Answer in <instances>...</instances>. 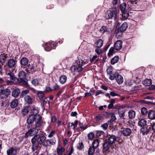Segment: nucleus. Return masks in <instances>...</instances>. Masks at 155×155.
<instances>
[{
    "mask_svg": "<svg viewBox=\"0 0 155 155\" xmlns=\"http://www.w3.org/2000/svg\"><path fill=\"white\" fill-rule=\"evenodd\" d=\"M38 110L34 109L33 114L28 117L27 120L28 124L27 128L29 129L25 134L24 137H32L38 133V129L37 127H41L42 123V117L40 114H38Z\"/></svg>",
    "mask_w": 155,
    "mask_h": 155,
    "instance_id": "nucleus-1",
    "label": "nucleus"
},
{
    "mask_svg": "<svg viewBox=\"0 0 155 155\" xmlns=\"http://www.w3.org/2000/svg\"><path fill=\"white\" fill-rule=\"evenodd\" d=\"M121 140L120 137L115 135H112L109 138L108 141L105 142L104 143L103 151V152L108 151L110 147L116 146Z\"/></svg>",
    "mask_w": 155,
    "mask_h": 155,
    "instance_id": "nucleus-2",
    "label": "nucleus"
},
{
    "mask_svg": "<svg viewBox=\"0 0 155 155\" xmlns=\"http://www.w3.org/2000/svg\"><path fill=\"white\" fill-rule=\"evenodd\" d=\"M16 62V60L13 59H9L7 62V65L8 67L6 68L5 69L6 77L12 80L15 78V76L13 73L14 70L11 68L15 67Z\"/></svg>",
    "mask_w": 155,
    "mask_h": 155,
    "instance_id": "nucleus-3",
    "label": "nucleus"
},
{
    "mask_svg": "<svg viewBox=\"0 0 155 155\" xmlns=\"http://www.w3.org/2000/svg\"><path fill=\"white\" fill-rule=\"evenodd\" d=\"M76 64L71 66V70L72 72H80L82 70L83 67L85 64L86 62L82 60L78 59L76 61Z\"/></svg>",
    "mask_w": 155,
    "mask_h": 155,
    "instance_id": "nucleus-4",
    "label": "nucleus"
},
{
    "mask_svg": "<svg viewBox=\"0 0 155 155\" xmlns=\"http://www.w3.org/2000/svg\"><path fill=\"white\" fill-rule=\"evenodd\" d=\"M119 12V11L116 7H114L108 13L107 15L106 16V18L107 19L111 18L116 20L118 18Z\"/></svg>",
    "mask_w": 155,
    "mask_h": 155,
    "instance_id": "nucleus-5",
    "label": "nucleus"
},
{
    "mask_svg": "<svg viewBox=\"0 0 155 155\" xmlns=\"http://www.w3.org/2000/svg\"><path fill=\"white\" fill-rule=\"evenodd\" d=\"M56 43L53 41H50L48 43H45L43 44L42 46L45 50L47 51H50L55 48Z\"/></svg>",
    "mask_w": 155,
    "mask_h": 155,
    "instance_id": "nucleus-6",
    "label": "nucleus"
},
{
    "mask_svg": "<svg viewBox=\"0 0 155 155\" xmlns=\"http://www.w3.org/2000/svg\"><path fill=\"white\" fill-rule=\"evenodd\" d=\"M39 135H36L31 139V141L32 143V149L34 151L37 150L38 147V141L39 139Z\"/></svg>",
    "mask_w": 155,
    "mask_h": 155,
    "instance_id": "nucleus-7",
    "label": "nucleus"
},
{
    "mask_svg": "<svg viewBox=\"0 0 155 155\" xmlns=\"http://www.w3.org/2000/svg\"><path fill=\"white\" fill-rule=\"evenodd\" d=\"M18 76L21 83L24 85L28 86L27 81L25 80L26 73L25 72L23 71L19 72L18 73Z\"/></svg>",
    "mask_w": 155,
    "mask_h": 155,
    "instance_id": "nucleus-8",
    "label": "nucleus"
},
{
    "mask_svg": "<svg viewBox=\"0 0 155 155\" xmlns=\"http://www.w3.org/2000/svg\"><path fill=\"white\" fill-rule=\"evenodd\" d=\"M56 140L52 139H47L45 140L43 144V145L45 147H48L51 145H54L55 144Z\"/></svg>",
    "mask_w": 155,
    "mask_h": 155,
    "instance_id": "nucleus-9",
    "label": "nucleus"
},
{
    "mask_svg": "<svg viewBox=\"0 0 155 155\" xmlns=\"http://www.w3.org/2000/svg\"><path fill=\"white\" fill-rule=\"evenodd\" d=\"M10 94V91L9 89H6L4 90L3 92L1 94L0 96L2 98L5 99L8 97Z\"/></svg>",
    "mask_w": 155,
    "mask_h": 155,
    "instance_id": "nucleus-10",
    "label": "nucleus"
},
{
    "mask_svg": "<svg viewBox=\"0 0 155 155\" xmlns=\"http://www.w3.org/2000/svg\"><path fill=\"white\" fill-rule=\"evenodd\" d=\"M27 72L30 73H32L35 71V65L29 64L26 69Z\"/></svg>",
    "mask_w": 155,
    "mask_h": 155,
    "instance_id": "nucleus-11",
    "label": "nucleus"
},
{
    "mask_svg": "<svg viewBox=\"0 0 155 155\" xmlns=\"http://www.w3.org/2000/svg\"><path fill=\"white\" fill-rule=\"evenodd\" d=\"M122 42L121 41L119 40L117 41L114 45L115 49L117 50H119L121 49L122 47Z\"/></svg>",
    "mask_w": 155,
    "mask_h": 155,
    "instance_id": "nucleus-12",
    "label": "nucleus"
},
{
    "mask_svg": "<svg viewBox=\"0 0 155 155\" xmlns=\"http://www.w3.org/2000/svg\"><path fill=\"white\" fill-rule=\"evenodd\" d=\"M24 100L26 104H31L33 103V99L31 97L28 95H27L24 97Z\"/></svg>",
    "mask_w": 155,
    "mask_h": 155,
    "instance_id": "nucleus-13",
    "label": "nucleus"
},
{
    "mask_svg": "<svg viewBox=\"0 0 155 155\" xmlns=\"http://www.w3.org/2000/svg\"><path fill=\"white\" fill-rule=\"evenodd\" d=\"M20 93V91L19 89L16 88L14 90L12 93V96L16 98L19 95Z\"/></svg>",
    "mask_w": 155,
    "mask_h": 155,
    "instance_id": "nucleus-14",
    "label": "nucleus"
},
{
    "mask_svg": "<svg viewBox=\"0 0 155 155\" xmlns=\"http://www.w3.org/2000/svg\"><path fill=\"white\" fill-rule=\"evenodd\" d=\"M115 80L119 84H121L124 81V79L123 77L120 75L118 73V75H117Z\"/></svg>",
    "mask_w": 155,
    "mask_h": 155,
    "instance_id": "nucleus-15",
    "label": "nucleus"
},
{
    "mask_svg": "<svg viewBox=\"0 0 155 155\" xmlns=\"http://www.w3.org/2000/svg\"><path fill=\"white\" fill-rule=\"evenodd\" d=\"M125 30H115L114 33L117 38H120L122 36V32Z\"/></svg>",
    "mask_w": 155,
    "mask_h": 155,
    "instance_id": "nucleus-16",
    "label": "nucleus"
},
{
    "mask_svg": "<svg viewBox=\"0 0 155 155\" xmlns=\"http://www.w3.org/2000/svg\"><path fill=\"white\" fill-rule=\"evenodd\" d=\"M131 133V130L129 128H125L123 131V134L125 136H129Z\"/></svg>",
    "mask_w": 155,
    "mask_h": 155,
    "instance_id": "nucleus-17",
    "label": "nucleus"
},
{
    "mask_svg": "<svg viewBox=\"0 0 155 155\" xmlns=\"http://www.w3.org/2000/svg\"><path fill=\"white\" fill-rule=\"evenodd\" d=\"M18 104V101L16 99L13 100L10 103V106L12 108H14L16 107Z\"/></svg>",
    "mask_w": 155,
    "mask_h": 155,
    "instance_id": "nucleus-18",
    "label": "nucleus"
},
{
    "mask_svg": "<svg viewBox=\"0 0 155 155\" xmlns=\"http://www.w3.org/2000/svg\"><path fill=\"white\" fill-rule=\"evenodd\" d=\"M99 142L98 139H95L92 143V147L96 148V150L98 149V147L99 146Z\"/></svg>",
    "mask_w": 155,
    "mask_h": 155,
    "instance_id": "nucleus-19",
    "label": "nucleus"
},
{
    "mask_svg": "<svg viewBox=\"0 0 155 155\" xmlns=\"http://www.w3.org/2000/svg\"><path fill=\"white\" fill-rule=\"evenodd\" d=\"M28 60L26 58L24 57L21 58L20 60V63L21 65L26 66L28 63Z\"/></svg>",
    "mask_w": 155,
    "mask_h": 155,
    "instance_id": "nucleus-20",
    "label": "nucleus"
},
{
    "mask_svg": "<svg viewBox=\"0 0 155 155\" xmlns=\"http://www.w3.org/2000/svg\"><path fill=\"white\" fill-rule=\"evenodd\" d=\"M147 124V121L144 119H141L138 121V124L141 127H143L146 126Z\"/></svg>",
    "mask_w": 155,
    "mask_h": 155,
    "instance_id": "nucleus-21",
    "label": "nucleus"
},
{
    "mask_svg": "<svg viewBox=\"0 0 155 155\" xmlns=\"http://www.w3.org/2000/svg\"><path fill=\"white\" fill-rule=\"evenodd\" d=\"M121 12L122 13V19L125 20L127 19L129 15V12L126 11Z\"/></svg>",
    "mask_w": 155,
    "mask_h": 155,
    "instance_id": "nucleus-22",
    "label": "nucleus"
},
{
    "mask_svg": "<svg viewBox=\"0 0 155 155\" xmlns=\"http://www.w3.org/2000/svg\"><path fill=\"white\" fill-rule=\"evenodd\" d=\"M135 116V113L134 110H131L128 112V116L130 119H134Z\"/></svg>",
    "mask_w": 155,
    "mask_h": 155,
    "instance_id": "nucleus-23",
    "label": "nucleus"
},
{
    "mask_svg": "<svg viewBox=\"0 0 155 155\" xmlns=\"http://www.w3.org/2000/svg\"><path fill=\"white\" fill-rule=\"evenodd\" d=\"M6 57L4 54L0 53V63L2 64L5 63V62Z\"/></svg>",
    "mask_w": 155,
    "mask_h": 155,
    "instance_id": "nucleus-24",
    "label": "nucleus"
},
{
    "mask_svg": "<svg viewBox=\"0 0 155 155\" xmlns=\"http://www.w3.org/2000/svg\"><path fill=\"white\" fill-rule=\"evenodd\" d=\"M143 83L146 86H149L152 83V81L150 79H146L143 81Z\"/></svg>",
    "mask_w": 155,
    "mask_h": 155,
    "instance_id": "nucleus-25",
    "label": "nucleus"
},
{
    "mask_svg": "<svg viewBox=\"0 0 155 155\" xmlns=\"http://www.w3.org/2000/svg\"><path fill=\"white\" fill-rule=\"evenodd\" d=\"M29 111V108L27 107H24L21 110L22 114L23 115H27Z\"/></svg>",
    "mask_w": 155,
    "mask_h": 155,
    "instance_id": "nucleus-26",
    "label": "nucleus"
},
{
    "mask_svg": "<svg viewBox=\"0 0 155 155\" xmlns=\"http://www.w3.org/2000/svg\"><path fill=\"white\" fill-rule=\"evenodd\" d=\"M67 79L65 75H61L59 78L60 82L62 84H64L66 82Z\"/></svg>",
    "mask_w": 155,
    "mask_h": 155,
    "instance_id": "nucleus-27",
    "label": "nucleus"
},
{
    "mask_svg": "<svg viewBox=\"0 0 155 155\" xmlns=\"http://www.w3.org/2000/svg\"><path fill=\"white\" fill-rule=\"evenodd\" d=\"M141 132L143 135H147L149 133V130L147 127H143L141 129Z\"/></svg>",
    "mask_w": 155,
    "mask_h": 155,
    "instance_id": "nucleus-28",
    "label": "nucleus"
},
{
    "mask_svg": "<svg viewBox=\"0 0 155 155\" xmlns=\"http://www.w3.org/2000/svg\"><path fill=\"white\" fill-rule=\"evenodd\" d=\"M96 148L92 146L90 147L88 150V155H93L94 154Z\"/></svg>",
    "mask_w": 155,
    "mask_h": 155,
    "instance_id": "nucleus-29",
    "label": "nucleus"
},
{
    "mask_svg": "<svg viewBox=\"0 0 155 155\" xmlns=\"http://www.w3.org/2000/svg\"><path fill=\"white\" fill-rule=\"evenodd\" d=\"M149 118L151 120L155 119V112L153 111H150L148 114Z\"/></svg>",
    "mask_w": 155,
    "mask_h": 155,
    "instance_id": "nucleus-30",
    "label": "nucleus"
},
{
    "mask_svg": "<svg viewBox=\"0 0 155 155\" xmlns=\"http://www.w3.org/2000/svg\"><path fill=\"white\" fill-rule=\"evenodd\" d=\"M106 113L107 115H109L111 116V119L109 120V122L111 123L116 120V117L115 114H114L112 113Z\"/></svg>",
    "mask_w": 155,
    "mask_h": 155,
    "instance_id": "nucleus-31",
    "label": "nucleus"
},
{
    "mask_svg": "<svg viewBox=\"0 0 155 155\" xmlns=\"http://www.w3.org/2000/svg\"><path fill=\"white\" fill-rule=\"evenodd\" d=\"M103 41L101 39H99L97 40L96 43L97 47L98 48H101L103 45Z\"/></svg>",
    "mask_w": 155,
    "mask_h": 155,
    "instance_id": "nucleus-32",
    "label": "nucleus"
},
{
    "mask_svg": "<svg viewBox=\"0 0 155 155\" xmlns=\"http://www.w3.org/2000/svg\"><path fill=\"white\" fill-rule=\"evenodd\" d=\"M37 93L38 97L41 100L44 98L45 94L43 91H38Z\"/></svg>",
    "mask_w": 155,
    "mask_h": 155,
    "instance_id": "nucleus-33",
    "label": "nucleus"
},
{
    "mask_svg": "<svg viewBox=\"0 0 155 155\" xmlns=\"http://www.w3.org/2000/svg\"><path fill=\"white\" fill-rule=\"evenodd\" d=\"M126 4L125 3H123L120 4L119 8L121 12L126 11Z\"/></svg>",
    "mask_w": 155,
    "mask_h": 155,
    "instance_id": "nucleus-34",
    "label": "nucleus"
},
{
    "mask_svg": "<svg viewBox=\"0 0 155 155\" xmlns=\"http://www.w3.org/2000/svg\"><path fill=\"white\" fill-rule=\"evenodd\" d=\"M65 150V149L61 147L60 148H58L57 149V152L58 155H62V153Z\"/></svg>",
    "mask_w": 155,
    "mask_h": 155,
    "instance_id": "nucleus-35",
    "label": "nucleus"
},
{
    "mask_svg": "<svg viewBox=\"0 0 155 155\" xmlns=\"http://www.w3.org/2000/svg\"><path fill=\"white\" fill-rule=\"evenodd\" d=\"M46 138V137L44 136H42L41 137L39 136V139L38 141V145L39 144H41L42 143L43 144Z\"/></svg>",
    "mask_w": 155,
    "mask_h": 155,
    "instance_id": "nucleus-36",
    "label": "nucleus"
},
{
    "mask_svg": "<svg viewBox=\"0 0 155 155\" xmlns=\"http://www.w3.org/2000/svg\"><path fill=\"white\" fill-rule=\"evenodd\" d=\"M119 60V57L116 56L113 58L111 60V63L112 64H114L117 63Z\"/></svg>",
    "mask_w": 155,
    "mask_h": 155,
    "instance_id": "nucleus-37",
    "label": "nucleus"
},
{
    "mask_svg": "<svg viewBox=\"0 0 155 155\" xmlns=\"http://www.w3.org/2000/svg\"><path fill=\"white\" fill-rule=\"evenodd\" d=\"M118 75V72H115L114 73L110 74L109 79L111 80H113L116 78L117 75Z\"/></svg>",
    "mask_w": 155,
    "mask_h": 155,
    "instance_id": "nucleus-38",
    "label": "nucleus"
},
{
    "mask_svg": "<svg viewBox=\"0 0 155 155\" xmlns=\"http://www.w3.org/2000/svg\"><path fill=\"white\" fill-rule=\"evenodd\" d=\"M14 147H11L7 151V155H10L12 154L14 155Z\"/></svg>",
    "mask_w": 155,
    "mask_h": 155,
    "instance_id": "nucleus-39",
    "label": "nucleus"
},
{
    "mask_svg": "<svg viewBox=\"0 0 155 155\" xmlns=\"http://www.w3.org/2000/svg\"><path fill=\"white\" fill-rule=\"evenodd\" d=\"M125 110L124 109H122V110H120L118 111V114L119 117H122L124 116Z\"/></svg>",
    "mask_w": 155,
    "mask_h": 155,
    "instance_id": "nucleus-40",
    "label": "nucleus"
},
{
    "mask_svg": "<svg viewBox=\"0 0 155 155\" xmlns=\"http://www.w3.org/2000/svg\"><path fill=\"white\" fill-rule=\"evenodd\" d=\"M113 68L112 67H109L107 70V73L108 75L112 74L113 73Z\"/></svg>",
    "mask_w": 155,
    "mask_h": 155,
    "instance_id": "nucleus-41",
    "label": "nucleus"
},
{
    "mask_svg": "<svg viewBox=\"0 0 155 155\" xmlns=\"http://www.w3.org/2000/svg\"><path fill=\"white\" fill-rule=\"evenodd\" d=\"M32 84L34 86H36L38 84L39 81L37 79H35L32 80L31 81Z\"/></svg>",
    "mask_w": 155,
    "mask_h": 155,
    "instance_id": "nucleus-42",
    "label": "nucleus"
},
{
    "mask_svg": "<svg viewBox=\"0 0 155 155\" xmlns=\"http://www.w3.org/2000/svg\"><path fill=\"white\" fill-rule=\"evenodd\" d=\"M94 135L93 133L90 132L88 134V139L89 140H92L94 137Z\"/></svg>",
    "mask_w": 155,
    "mask_h": 155,
    "instance_id": "nucleus-43",
    "label": "nucleus"
},
{
    "mask_svg": "<svg viewBox=\"0 0 155 155\" xmlns=\"http://www.w3.org/2000/svg\"><path fill=\"white\" fill-rule=\"evenodd\" d=\"M141 111V114L143 115H146L147 112L146 108L145 107L142 108Z\"/></svg>",
    "mask_w": 155,
    "mask_h": 155,
    "instance_id": "nucleus-44",
    "label": "nucleus"
},
{
    "mask_svg": "<svg viewBox=\"0 0 155 155\" xmlns=\"http://www.w3.org/2000/svg\"><path fill=\"white\" fill-rule=\"evenodd\" d=\"M56 133L55 131L53 130L51 131V132L49 133L48 136V137L49 138H51L53 137Z\"/></svg>",
    "mask_w": 155,
    "mask_h": 155,
    "instance_id": "nucleus-45",
    "label": "nucleus"
},
{
    "mask_svg": "<svg viewBox=\"0 0 155 155\" xmlns=\"http://www.w3.org/2000/svg\"><path fill=\"white\" fill-rule=\"evenodd\" d=\"M29 92V90H25L22 91L21 93V95L22 96H26L25 95L28 94Z\"/></svg>",
    "mask_w": 155,
    "mask_h": 155,
    "instance_id": "nucleus-46",
    "label": "nucleus"
},
{
    "mask_svg": "<svg viewBox=\"0 0 155 155\" xmlns=\"http://www.w3.org/2000/svg\"><path fill=\"white\" fill-rule=\"evenodd\" d=\"M75 127V126L73 124V123H69V124L68 128L70 130H74Z\"/></svg>",
    "mask_w": 155,
    "mask_h": 155,
    "instance_id": "nucleus-47",
    "label": "nucleus"
},
{
    "mask_svg": "<svg viewBox=\"0 0 155 155\" xmlns=\"http://www.w3.org/2000/svg\"><path fill=\"white\" fill-rule=\"evenodd\" d=\"M114 48L113 47H111L109 50L108 53V55L110 56L111 55H112V54L114 53Z\"/></svg>",
    "mask_w": 155,
    "mask_h": 155,
    "instance_id": "nucleus-48",
    "label": "nucleus"
},
{
    "mask_svg": "<svg viewBox=\"0 0 155 155\" xmlns=\"http://www.w3.org/2000/svg\"><path fill=\"white\" fill-rule=\"evenodd\" d=\"M114 108L118 110V111L120 110H122V109H124L122 106H121L119 104L115 105V106Z\"/></svg>",
    "mask_w": 155,
    "mask_h": 155,
    "instance_id": "nucleus-49",
    "label": "nucleus"
},
{
    "mask_svg": "<svg viewBox=\"0 0 155 155\" xmlns=\"http://www.w3.org/2000/svg\"><path fill=\"white\" fill-rule=\"evenodd\" d=\"M97 58L98 56L97 55H94L92 57V58L90 59V61L91 62H92L94 61H97L98 60Z\"/></svg>",
    "mask_w": 155,
    "mask_h": 155,
    "instance_id": "nucleus-50",
    "label": "nucleus"
},
{
    "mask_svg": "<svg viewBox=\"0 0 155 155\" xmlns=\"http://www.w3.org/2000/svg\"><path fill=\"white\" fill-rule=\"evenodd\" d=\"M84 147V144L83 143L81 142L79 143V145L77 147V148L80 150H81Z\"/></svg>",
    "mask_w": 155,
    "mask_h": 155,
    "instance_id": "nucleus-51",
    "label": "nucleus"
},
{
    "mask_svg": "<svg viewBox=\"0 0 155 155\" xmlns=\"http://www.w3.org/2000/svg\"><path fill=\"white\" fill-rule=\"evenodd\" d=\"M127 25L126 23H123L120 26V29H127Z\"/></svg>",
    "mask_w": 155,
    "mask_h": 155,
    "instance_id": "nucleus-52",
    "label": "nucleus"
},
{
    "mask_svg": "<svg viewBox=\"0 0 155 155\" xmlns=\"http://www.w3.org/2000/svg\"><path fill=\"white\" fill-rule=\"evenodd\" d=\"M101 127L104 130H106L107 129L108 127V124L107 123H105L102 124Z\"/></svg>",
    "mask_w": 155,
    "mask_h": 155,
    "instance_id": "nucleus-53",
    "label": "nucleus"
},
{
    "mask_svg": "<svg viewBox=\"0 0 155 155\" xmlns=\"http://www.w3.org/2000/svg\"><path fill=\"white\" fill-rule=\"evenodd\" d=\"M20 149V148L18 147H15L14 148V155H16L18 151H19Z\"/></svg>",
    "mask_w": 155,
    "mask_h": 155,
    "instance_id": "nucleus-54",
    "label": "nucleus"
},
{
    "mask_svg": "<svg viewBox=\"0 0 155 155\" xmlns=\"http://www.w3.org/2000/svg\"><path fill=\"white\" fill-rule=\"evenodd\" d=\"M110 94L113 97H115L116 96H118V94L117 93H115L113 91H111L110 93Z\"/></svg>",
    "mask_w": 155,
    "mask_h": 155,
    "instance_id": "nucleus-55",
    "label": "nucleus"
},
{
    "mask_svg": "<svg viewBox=\"0 0 155 155\" xmlns=\"http://www.w3.org/2000/svg\"><path fill=\"white\" fill-rule=\"evenodd\" d=\"M53 90H56L58 89L59 88V86L57 84H55L53 86Z\"/></svg>",
    "mask_w": 155,
    "mask_h": 155,
    "instance_id": "nucleus-56",
    "label": "nucleus"
},
{
    "mask_svg": "<svg viewBox=\"0 0 155 155\" xmlns=\"http://www.w3.org/2000/svg\"><path fill=\"white\" fill-rule=\"evenodd\" d=\"M53 90V89L51 87H46L45 90V91L46 92H48L50 91H51Z\"/></svg>",
    "mask_w": 155,
    "mask_h": 155,
    "instance_id": "nucleus-57",
    "label": "nucleus"
},
{
    "mask_svg": "<svg viewBox=\"0 0 155 155\" xmlns=\"http://www.w3.org/2000/svg\"><path fill=\"white\" fill-rule=\"evenodd\" d=\"M97 134L98 136H101V135H103L104 132L103 131L99 130L97 131Z\"/></svg>",
    "mask_w": 155,
    "mask_h": 155,
    "instance_id": "nucleus-58",
    "label": "nucleus"
},
{
    "mask_svg": "<svg viewBox=\"0 0 155 155\" xmlns=\"http://www.w3.org/2000/svg\"><path fill=\"white\" fill-rule=\"evenodd\" d=\"M100 48H97L95 50V52L98 54H100L101 52V51L100 49Z\"/></svg>",
    "mask_w": 155,
    "mask_h": 155,
    "instance_id": "nucleus-59",
    "label": "nucleus"
},
{
    "mask_svg": "<svg viewBox=\"0 0 155 155\" xmlns=\"http://www.w3.org/2000/svg\"><path fill=\"white\" fill-rule=\"evenodd\" d=\"M41 100L42 101L43 103L44 104H46L47 101V98L45 97H44V98H43V99H41Z\"/></svg>",
    "mask_w": 155,
    "mask_h": 155,
    "instance_id": "nucleus-60",
    "label": "nucleus"
},
{
    "mask_svg": "<svg viewBox=\"0 0 155 155\" xmlns=\"http://www.w3.org/2000/svg\"><path fill=\"white\" fill-rule=\"evenodd\" d=\"M4 90V87L3 86H0V94L3 92Z\"/></svg>",
    "mask_w": 155,
    "mask_h": 155,
    "instance_id": "nucleus-61",
    "label": "nucleus"
},
{
    "mask_svg": "<svg viewBox=\"0 0 155 155\" xmlns=\"http://www.w3.org/2000/svg\"><path fill=\"white\" fill-rule=\"evenodd\" d=\"M149 90H153L155 89V86L154 85H151L148 88Z\"/></svg>",
    "mask_w": 155,
    "mask_h": 155,
    "instance_id": "nucleus-62",
    "label": "nucleus"
},
{
    "mask_svg": "<svg viewBox=\"0 0 155 155\" xmlns=\"http://www.w3.org/2000/svg\"><path fill=\"white\" fill-rule=\"evenodd\" d=\"M96 118L97 120H99L102 119V117L100 115H98L96 116Z\"/></svg>",
    "mask_w": 155,
    "mask_h": 155,
    "instance_id": "nucleus-63",
    "label": "nucleus"
},
{
    "mask_svg": "<svg viewBox=\"0 0 155 155\" xmlns=\"http://www.w3.org/2000/svg\"><path fill=\"white\" fill-rule=\"evenodd\" d=\"M74 151V149L73 148V147L72 146L71 148L70 151L68 155H71V154Z\"/></svg>",
    "mask_w": 155,
    "mask_h": 155,
    "instance_id": "nucleus-64",
    "label": "nucleus"
}]
</instances>
